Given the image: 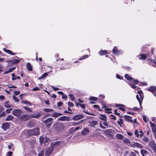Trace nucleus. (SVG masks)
Returning a JSON list of instances; mask_svg holds the SVG:
<instances>
[{
    "instance_id": "nucleus-36",
    "label": "nucleus",
    "mask_w": 156,
    "mask_h": 156,
    "mask_svg": "<svg viewBox=\"0 0 156 156\" xmlns=\"http://www.w3.org/2000/svg\"><path fill=\"white\" fill-rule=\"evenodd\" d=\"M123 142L126 144H129L130 143L129 140L127 138H125L124 139Z\"/></svg>"
},
{
    "instance_id": "nucleus-57",
    "label": "nucleus",
    "mask_w": 156,
    "mask_h": 156,
    "mask_svg": "<svg viewBox=\"0 0 156 156\" xmlns=\"http://www.w3.org/2000/svg\"><path fill=\"white\" fill-rule=\"evenodd\" d=\"M63 104V103L61 101H59L57 103V105L58 106H60Z\"/></svg>"
},
{
    "instance_id": "nucleus-41",
    "label": "nucleus",
    "mask_w": 156,
    "mask_h": 156,
    "mask_svg": "<svg viewBox=\"0 0 156 156\" xmlns=\"http://www.w3.org/2000/svg\"><path fill=\"white\" fill-rule=\"evenodd\" d=\"M129 84L130 86H131V87L132 88H133V89H135V90H136V89H138V87L135 86L133 84L129 83Z\"/></svg>"
},
{
    "instance_id": "nucleus-64",
    "label": "nucleus",
    "mask_w": 156,
    "mask_h": 156,
    "mask_svg": "<svg viewBox=\"0 0 156 156\" xmlns=\"http://www.w3.org/2000/svg\"><path fill=\"white\" fill-rule=\"evenodd\" d=\"M152 121L156 123V118L155 117H153Z\"/></svg>"
},
{
    "instance_id": "nucleus-26",
    "label": "nucleus",
    "mask_w": 156,
    "mask_h": 156,
    "mask_svg": "<svg viewBox=\"0 0 156 156\" xmlns=\"http://www.w3.org/2000/svg\"><path fill=\"white\" fill-rule=\"evenodd\" d=\"M62 115V114L60 113L55 112L52 114L51 116L54 117H57Z\"/></svg>"
},
{
    "instance_id": "nucleus-49",
    "label": "nucleus",
    "mask_w": 156,
    "mask_h": 156,
    "mask_svg": "<svg viewBox=\"0 0 156 156\" xmlns=\"http://www.w3.org/2000/svg\"><path fill=\"white\" fill-rule=\"evenodd\" d=\"M14 95H15H15H17L20 94V91L19 90H18L17 91H15L14 92Z\"/></svg>"
},
{
    "instance_id": "nucleus-17",
    "label": "nucleus",
    "mask_w": 156,
    "mask_h": 156,
    "mask_svg": "<svg viewBox=\"0 0 156 156\" xmlns=\"http://www.w3.org/2000/svg\"><path fill=\"white\" fill-rule=\"evenodd\" d=\"M115 105L116 107H119V108L122 111H124L125 110L124 108L125 106L124 105L119 104H116Z\"/></svg>"
},
{
    "instance_id": "nucleus-48",
    "label": "nucleus",
    "mask_w": 156,
    "mask_h": 156,
    "mask_svg": "<svg viewBox=\"0 0 156 156\" xmlns=\"http://www.w3.org/2000/svg\"><path fill=\"white\" fill-rule=\"evenodd\" d=\"M69 96L70 97L72 101H73L74 100L75 98L73 94H69Z\"/></svg>"
},
{
    "instance_id": "nucleus-60",
    "label": "nucleus",
    "mask_w": 156,
    "mask_h": 156,
    "mask_svg": "<svg viewBox=\"0 0 156 156\" xmlns=\"http://www.w3.org/2000/svg\"><path fill=\"white\" fill-rule=\"evenodd\" d=\"M20 78V77L19 76H17V77H12V80H16V79H19Z\"/></svg>"
},
{
    "instance_id": "nucleus-27",
    "label": "nucleus",
    "mask_w": 156,
    "mask_h": 156,
    "mask_svg": "<svg viewBox=\"0 0 156 156\" xmlns=\"http://www.w3.org/2000/svg\"><path fill=\"white\" fill-rule=\"evenodd\" d=\"M115 137L118 139L122 140L123 138V136L121 134L118 133L115 135Z\"/></svg>"
},
{
    "instance_id": "nucleus-30",
    "label": "nucleus",
    "mask_w": 156,
    "mask_h": 156,
    "mask_svg": "<svg viewBox=\"0 0 156 156\" xmlns=\"http://www.w3.org/2000/svg\"><path fill=\"white\" fill-rule=\"evenodd\" d=\"M49 73V72H48V73H44L43 74L42 76H41L39 78V79H41L43 78L44 77H46L47 76L48 74Z\"/></svg>"
},
{
    "instance_id": "nucleus-38",
    "label": "nucleus",
    "mask_w": 156,
    "mask_h": 156,
    "mask_svg": "<svg viewBox=\"0 0 156 156\" xmlns=\"http://www.w3.org/2000/svg\"><path fill=\"white\" fill-rule=\"evenodd\" d=\"M140 152L143 156H144V155L145 154H146L148 152L142 149L141 150Z\"/></svg>"
},
{
    "instance_id": "nucleus-25",
    "label": "nucleus",
    "mask_w": 156,
    "mask_h": 156,
    "mask_svg": "<svg viewBox=\"0 0 156 156\" xmlns=\"http://www.w3.org/2000/svg\"><path fill=\"white\" fill-rule=\"evenodd\" d=\"M100 116L99 117V118L103 120H107V117L105 115L100 114Z\"/></svg>"
},
{
    "instance_id": "nucleus-33",
    "label": "nucleus",
    "mask_w": 156,
    "mask_h": 156,
    "mask_svg": "<svg viewBox=\"0 0 156 156\" xmlns=\"http://www.w3.org/2000/svg\"><path fill=\"white\" fill-rule=\"evenodd\" d=\"M13 119V116L11 115H9L5 119L6 121H11Z\"/></svg>"
},
{
    "instance_id": "nucleus-55",
    "label": "nucleus",
    "mask_w": 156,
    "mask_h": 156,
    "mask_svg": "<svg viewBox=\"0 0 156 156\" xmlns=\"http://www.w3.org/2000/svg\"><path fill=\"white\" fill-rule=\"evenodd\" d=\"M114 112L115 114V115H116L118 116H119L120 115V114L119 113H118L117 112V109H116L114 111Z\"/></svg>"
},
{
    "instance_id": "nucleus-47",
    "label": "nucleus",
    "mask_w": 156,
    "mask_h": 156,
    "mask_svg": "<svg viewBox=\"0 0 156 156\" xmlns=\"http://www.w3.org/2000/svg\"><path fill=\"white\" fill-rule=\"evenodd\" d=\"M23 108L25 110L31 112L32 111V109L30 108H28L26 107H23Z\"/></svg>"
},
{
    "instance_id": "nucleus-34",
    "label": "nucleus",
    "mask_w": 156,
    "mask_h": 156,
    "mask_svg": "<svg viewBox=\"0 0 156 156\" xmlns=\"http://www.w3.org/2000/svg\"><path fill=\"white\" fill-rule=\"evenodd\" d=\"M133 146L137 147L140 148H141L142 147V145L140 144L137 143H134L133 144Z\"/></svg>"
},
{
    "instance_id": "nucleus-14",
    "label": "nucleus",
    "mask_w": 156,
    "mask_h": 156,
    "mask_svg": "<svg viewBox=\"0 0 156 156\" xmlns=\"http://www.w3.org/2000/svg\"><path fill=\"white\" fill-rule=\"evenodd\" d=\"M103 132L105 134L111 136L113 130L112 129H108L103 131Z\"/></svg>"
},
{
    "instance_id": "nucleus-4",
    "label": "nucleus",
    "mask_w": 156,
    "mask_h": 156,
    "mask_svg": "<svg viewBox=\"0 0 156 156\" xmlns=\"http://www.w3.org/2000/svg\"><path fill=\"white\" fill-rule=\"evenodd\" d=\"M53 127L58 131H60L64 128V126L61 123H57L54 124Z\"/></svg>"
},
{
    "instance_id": "nucleus-2",
    "label": "nucleus",
    "mask_w": 156,
    "mask_h": 156,
    "mask_svg": "<svg viewBox=\"0 0 156 156\" xmlns=\"http://www.w3.org/2000/svg\"><path fill=\"white\" fill-rule=\"evenodd\" d=\"M137 93L139 94V96L136 95V97L137 100L138 101L140 106H141L142 102L143 99V93L141 90H139L137 91Z\"/></svg>"
},
{
    "instance_id": "nucleus-39",
    "label": "nucleus",
    "mask_w": 156,
    "mask_h": 156,
    "mask_svg": "<svg viewBox=\"0 0 156 156\" xmlns=\"http://www.w3.org/2000/svg\"><path fill=\"white\" fill-rule=\"evenodd\" d=\"M98 98L94 97L91 96L89 98V100H93L94 101H97Z\"/></svg>"
},
{
    "instance_id": "nucleus-19",
    "label": "nucleus",
    "mask_w": 156,
    "mask_h": 156,
    "mask_svg": "<svg viewBox=\"0 0 156 156\" xmlns=\"http://www.w3.org/2000/svg\"><path fill=\"white\" fill-rule=\"evenodd\" d=\"M89 126L92 127H94L97 124V121H91L89 122Z\"/></svg>"
},
{
    "instance_id": "nucleus-9",
    "label": "nucleus",
    "mask_w": 156,
    "mask_h": 156,
    "mask_svg": "<svg viewBox=\"0 0 156 156\" xmlns=\"http://www.w3.org/2000/svg\"><path fill=\"white\" fill-rule=\"evenodd\" d=\"M134 133L137 137H139V136L141 138L143 136L144 133L141 131H139L138 130L136 129L135 130Z\"/></svg>"
},
{
    "instance_id": "nucleus-62",
    "label": "nucleus",
    "mask_w": 156,
    "mask_h": 156,
    "mask_svg": "<svg viewBox=\"0 0 156 156\" xmlns=\"http://www.w3.org/2000/svg\"><path fill=\"white\" fill-rule=\"evenodd\" d=\"M51 87L54 90L56 91L59 90V89L57 87H55L53 86H52Z\"/></svg>"
},
{
    "instance_id": "nucleus-44",
    "label": "nucleus",
    "mask_w": 156,
    "mask_h": 156,
    "mask_svg": "<svg viewBox=\"0 0 156 156\" xmlns=\"http://www.w3.org/2000/svg\"><path fill=\"white\" fill-rule=\"evenodd\" d=\"M104 121L103 122V125L106 126H108V123L107 122V120H103Z\"/></svg>"
},
{
    "instance_id": "nucleus-24",
    "label": "nucleus",
    "mask_w": 156,
    "mask_h": 156,
    "mask_svg": "<svg viewBox=\"0 0 156 156\" xmlns=\"http://www.w3.org/2000/svg\"><path fill=\"white\" fill-rule=\"evenodd\" d=\"M41 115V114L39 113H37L36 114H33L31 115H30V117L34 118H38Z\"/></svg>"
},
{
    "instance_id": "nucleus-7",
    "label": "nucleus",
    "mask_w": 156,
    "mask_h": 156,
    "mask_svg": "<svg viewBox=\"0 0 156 156\" xmlns=\"http://www.w3.org/2000/svg\"><path fill=\"white\" fill-rule=\"evenodd\" d=\"M13 114L19 118L22 113V111L20 109H14L12 111Z\"/></svg>"
},
{
    "instance_id": "nucleus-28",
    "label": "nucleus",
    "mask_w": 156,
    "mask_h": 156,
    "mask_svg": "<svg viewBox=\"0 0 156 156\" xmlns=\"http://www.w3.org/2000/svg\"><path fill=\"white\" fill-rule=\"evenodd\" d=\"M99 53L101 55H105L108 53L107 51L105 50H101L99 51Z\"/></svg>"
},
{
    "instance_id": "nucleus-46",
    "label": "nucleus",
    "mask_w": 156,
    "mask_h": 156,
    "mask_svg": "<svg viewBox=\"0 0 156 156\" xmlns=\"http://www.w3.org/2000/svg\"><path fill=\"white\" fill-rule=\"evenodd\" d=\"M9 102H6L5 103V106L7 108H9L10 107V105L8 104Z\"/></svg>"
},
{
    "instance_id": "nucleus-18",
    "label": "nucleus",
    "mask_w": 156,
    "mask_h": 156,
    "mask_svg": "<svg viewBox=\"0 0 156 156\" xmlns=\"http://www.w3.org/2000/svg\"><path fill=\"white\" fill-rule=\"evenodd\" d=\"M20 60L17 59H14L12 60L6 61V62H9L11 64H16L19 62Z\"/></svg>"
},
{
    "instance_id": "nucleus-53",
    "label": "nucleus",
    "mask_w": 156,
    "mask_h": 156,
    "mask_svg": "<svg viewBox=\"0 0 156 156\" xmlns=\"http://www.w3.org/2000/svg\"><path fill=\"white\" fill-rule=\"evenodd\" d=\"M68 105L70 107H73L74 106L73 103L71 102H68Z\"/></svg>"
},
{
    "instance_id": "nucleus-1",
    "label": "nucleus",
    "mask_w": 156,
    "mask_h": 156,
    "mask_svg": "<svg viewBox=\"0 0 156 156\" xmlns=\"http://www.w3.org/2000/svg\"><path fill=\"white\" fill-rule=\"evenodd\" d=\"M58 144V142L56 141L55 142H53L51 144L50 147L46 149L45 154L47 156H49L52 152L53 150L54 147L56 145Z\"/></svg>"
},
{
    "instance_id": "nucleus-40",
    "label": "nucleus",
    "mask_w": 156,
    "mask_h": 156,
    "mask_svg": "<svg viewBox=\"0 0 156 156\" xmlns=\"http://www.w3.org/2000/svg\"><path fill=\"white\" fill-rule=\"evenodd\" d=\"M140 58L142 60H144L145 59L146 57V55L144 54H140Z\"/></svg>"
},
{
    "instance_id": "nucleus-13",
    "label": "nucleus",
    "mask_w": 156,
    "mask_h": 156,
    "mask_svg": "<svg viewBox=\"0 0 156 156\" xmlns=\"http://www.w3.org/2000/svg\"><path fill=\"white\" fill-rule=\"evenodd\" d=\"M84 118V116L82 115L79 114L75 115L73 117V119L74 120L77 121L79 120Z\"/></svg>"
},
{
    "instance_id": "nucleus-31",
    "label": "nucleus",
    "mask_w": 156,
    "mask_h": 156,
    "mask_svg": "<svg viewBox=\"0 0 156 156\" xmlns=\"http://www.w3.org/2000/svg\"><path fill=\"white\" fill-rule=\"evenodd\" d=\"M21 103L26 105H29L30 106L32 105L31 103L27 101L23 100L21 101Z\"/></svg>"
},
{
    "instance_id": "nucleus-5",
    "label": "nucleus",
    "mask_w": 156,
    "mask_h": 156,
    "mask_svg": "<svg viewBox=\"0 0 156 156\" xmlns=\"http://www.w3.org/2000/svg\"><path fill=\"white\" fill-rule=\"evenodd\" d=\"M53 119L50 118L43 121V123L45 124L47 127H50L53 122Z\"/></svg>"
},
{
    "instance_id": "nucleus-22",
    "label": "nucleus",
    "mask_w": 156,
    "mask_h": 156,
    "mask_svg": "<svg viewBox=\"0 0 156 156\" xmlns=\"http://www.w3.org/2000/svg\"><path fill=\"white\" fill-rule=\"evenodd\" d=\"M149 62H148V63L150 65H152L154 67H156V62L155 61H154L149 59Z\"/></svg>"
},
{
    "instance_id": "nucleus-10",
    "label": "nucleus",
    "mask_w": 156,
    "mask_h": 156,
    "mask_svg": "<svg viewBox=\"0 0 156 156\" xmlns=\"http://www.w3.org/2000/svg\"><path fill=\"white\" fill-rule=\"evenodd\" d=\"M149 145L155 153L156 151V144L154 141H151L149 143Z\"/></svg>"
},
{
    "instance_id": "nucleus-52",
    "label": "nucleus",
    "mask_w": 156,
    "mask_h": 156,
    "mask_svg": "<svg viewBox=\"0 0 156 156\" xmlns=\"http://www.w3.org/2000/svg\"><path fill=\"white\" fill-rule=\"evenodd\" d=\"M88 57V55H85V56H84L82 58H80L79 59L80 60H82L83 59H85V58H87Z\"/></svg>"
},
{
    "instance_id": "nucleus-15",
    "label": "nucleus",
    "mask_w": 156,
    "mask_h": 156,
    "mask_svg": "<svg viewBox=\"0 0 156 156\" xmlns=\"http://www.w3.org/2000/svg\"><path fill=\"white\" fill-rule=\"evenodd\" d=\"M69 119L70 118L68 116H62L58 118V120L61 121H68L70 120Z\"/></svg>"
},
{
    "instance_id": "nucleus-8",
    "label": "nucleus",
    "mask_w": 156,
    "mask_h": 156,
    "mask_svg": "<svg viewBox=\"0 0 156 156\" xmlns=\"http://www.w3.org/2000/svg\"><path fill=\"white\" fill-rule=\"evenodd\" d=\"M30 115H20L19 117V118L22 121H24L28 120L29 118L30 117Z\"/></svg>"
},
{
    "instance_id": "nucleus-56",
    "label": "nucleus",
    "mask_w": 156,
    "mask_h": 156,
    "mask_svg": "<svg viewBox=\"0 0 156 156\" xmlns=\"http://www.w3.org/2000/svg\"><path fill=\"white\" fill-rule=\"evenodd\" d=\"M44 151H41L38 154V156H44Z\"/></svg>"
},
{
    "instance_id": "nucleus-21",
    "label": "nucleus",
    "mask_w": 156,
    "mask_h": 156,
    "mask_svg": "<svg viewBox=\"0 0 156 156\" xmlns=\"http://www.w3.org/2000/svg\"><path fill=\"white\" fill-rule=\"evenodd\" d=\"M112 51L113 53L116 55H118L120 53V51H118L116 47H114Z\"/></svg>"
},
{
    "instance_id": "nucleus-58",
    "label": "nucleus",
    "mask_w": 156,
    "mask_h": 156,
    "mask_svg": "<svg viewBox=\"0 0 156 156\" xmlns=\"http://www.w3.org/2000/svg\"><path fill=\"white\" fill-rule=\"evenodd\" d=\"M39 90V88L38 87H35L32 89L33 91H37Z\"/></svg>"
},
{
    "instance_id": "nucleus-20",
    "label": "nucleus",
    "mask_w": 156,
    "mask_h": 156,
    "mask_svg": "<svg viewBox=\"0 0 156 156\" xmlns=\"http://www.w3.org/2000/svg\"><path fill=\"white\" fill-rule=\"evenodd\" d=\"M124 117L126 121L131 122H133V120L131 119V117L129 116L125 115Z\"/></svg>"
},
{
    "instance_id": "nucleus-16",
    "label": "nucleus",
    "mask_w": 156,
    "mask_h": 156,
    "mask_svg": "<svg viewBox=\"0 0 156 156\" xmlns=\"http://www.w3.org/2000/svg\"><path fill=\"white\" fill-rule=\"evenodd\" d=\"M9 126L10 125L8 122L3 123L2 125V128L5 130H6L9 127Z\"/></svg>"
},
{
    "instance_id": "nucleus-3",
    "label": "nucleus",
    "mask_w": 156,
    "mask_h": 156,
    "mask_svg": "<svg viewBox=\"0 0 156 156\" xmlns=\"http://www.w3.org/2000/svg\"><path fill=\"white\" fill-rule=\"evenodd\" d=\"M39 130L38 128H35L33 129L29 130L27 132V133L29 135H37L39 133Z\"/></svg>"
},
{
    "instance_id": "nucleus-11",
    "label": "nucleus",
    "mask_w": 156,
    "mask_h": 156,
    "mask_svg": "<svg viewBox=\"0 0 156 156\" xmlns=\"http://www.w3.org/2000/svg\"><path fill=\"white\" fill-rule=\"evenodd\" d=\"M40 140L41 143L42 142L45 143L48 141L49 139L48 138H46L45 136H43L40 137Z\"/></svg>"
},
{
    "instance_id": "nucleus-61",
    "label": "nucleus",
    "mask_w": 156,
    "mask_h": 156,
    "mask_svg": "<svg viewBox=\"0 0 156 156\" xmlns=\"http://www.w3.org/2000/svg\"><path fill=\"white\" fill-rule=\"evenodd\" d=\"M14 69V68L13 69H9V71L7 72H6V73H9L11 72H12L13 70Z\"/></svg>"
},
{
    "instance_id": "nucleus-63",
    "label": "nucleus",
    "mask_w": 156,
    "mask_h": 156,
    "mask_svg": "<svg viewBox=\"0 0 156 156\" xmlns=\"http://www.w3.org/2000/svg\"><path fill=\"white\" fill-rule=\"evenodd\" d=\"M12 110V109H7L6 110V112L7 113H9Z\"/></svg>"
},
{
    "instance_id": "nucleus-6",
    "label": "nucleus",
    "mask_w": 156,
    "mask_h": 156,
    "mask_svg": "<svg viewBox=\"0 0 156 156\" xmlns=\"http://www.w3.org/2000/svg\"><path fill=\"white\" fill-rule=\"evenodd\" d=\"M150 124L151 127L152 131L156 139V125H155L151 122H150Z\"/></svg>"
},
{
    "instance_id": "nucleus-42",
    "label": "nucleus",
    "mask_w": 156,
    "mask_h": 156,
    "mask_svg": "<svg viewBox=\"0 0 156 156\" xmlns=\"http://www.w3.org/2000/svg\"><path fill=\"white\" fill-rule=\"evenodd\" d=\"M103 108H105V110L107 111V113H110L109 111L112 110L111 108H108L107 107L105 106H103Z\"/></svg>"
},
{
    "instance_id": "nucleus-12",
    "label": "nucleus",
    "mask_w": 156,
    "mask_h": 156,
    "mask_svg": "<svg viewBox=\"0 0 156 156\" xmlns=\"http://www.w3.org/2000/svg\"><path fill=\"white\" fill-rule=\"evenodd\" d=\"M148 90L152 92L154 95L156 97V87L155 86H151L149 87Z\"/></svg>"
},
{
    "instance_id": "nucleus-23",
    "label": "nucleus",
    "mask_w": 156,
    "mask_h": 156,
    "mask_svg": "<svg viewBox=\"0 0 156 156\" xmlns=\"http://www.w3.org/2000/svg\"><path fill=\"white\" fill-rule=\"evenodd\" d=\"M3 50L4 51L10 55H15V53L12 52L10 50L7 49L5 48H3Z\"/></svg>"
},
{
    "instance_id": "nucleus-54",
    "label": "nucleus",
    "mask_w": 156,
    "mask_h": 156,
    "mask_svg": "<svg viewBox=\"0 0 156 156\" xmlns=\"http://www.w3.org/2000/svg\"><path fill=\"white\" fill-rule=\"evenodd\" d=\"M132 81H133L134 83L135 84H137L138 83V81L136 80H135L133 78V79L132 80Z\"/></svg>"
},
{
    "instance_id": "nucleus-51",
    "label": "nucleus",
    "mask_w": 156,
    "mask_h": 156,
    "mask_svg": "<svg viewBox=\"0 0 156 156\" xmlns=\"http://www.w3.org/2000/svg\"><path fill=\"white\" fill-rule=\"evenodd\" d=\"M151 52H148L147 53V55L149 57L151 56L153 54V50H151Z\"/></svg>"
},
{
    "instance_id": "nucleus-45",
    "label": "nucleus",
    "mask_w": 156,
    "mask_h": 156,
    "mask_svg": "<svg viewBox=\"0 0 156 156\" xmlns=\"http://www.w3.org/2000/svg\"><path fill=\"white\" fill-rule=\"evenodd\" d=\"M12 98L15 100L16 102H19V99L16 97L15 95H13L12 97Z\"/></svg>"
},
{
    "instance_id": "nucleus-50",
    "label": "nucleus",
    "mask_w": 156,
    "mask_h": 156,
    "mask_svg": "<svg viewBox=\"0 0 156 156\" xmlns=\"http://www.w3.org/2000/svg\"><path fill=\"white\" fill-rule=\"evenodd\" d=\"M144 141L145 142H147L148 141V139L147 137L145 136L143 139Z\"/></svg>"
},
{
    "instance_id": "nucleus-37",
    "label": "nucleus",
    "mask_w": 156,
    "mask_h": 156,
    "mask_svg": "<svg viewBox=\"0 0 156 156\" xmlns=\"http://www.w3.org/2000/svg\"><path fill=\"white\" fill-rule=\"evenodd\" d=\"M125 78L128 80H132L133 78H131L128 74H126L125 76Z\"/></svg>"
},
{
    "instance_id": "nucleus-29",
    "label": "nucleus",
    "mask_w": 156,
    "mask_h": 156,
    "mask_svg": "<svg viewBox=\"0 0 156 156\" xmlns=\"http://www.w3.org/2000/svg\"><path fill=\"white\" fill-rule=\"evenodd\" d=\"M27 69L30 71H32V66L30 65V64L29 63H27Z\"/></svg>"
},
{
    "instance_id": "nucleus-59",
    "label": "nucleus",
    "mask_w": 156,
    "mask_h": 156,
    "mask_svg": "<svg viewBox=\"0 0 156 156\" xmlns=\"http://www.w3.org/2000/svg\"><path fill=\"white\" fill-rule=\"evenodd\" d=\"M12 154V151H9L7 153V156H11Z\"/></svg>"
},
{
    "instance_id": "nucleus-35",
    "label": "nucleus",
    "mask_w": 156,
    "mask_h": 156,
    "mask_svg": "<svg viewBox=\"0 0 156 156\" xmlns=\"http://www.w3.org/2000/svg\"><path fill=\"white\" fill-rule=\"evenodd\" d=\"M44 111L46 112H52L53 111V110L51 108H45L43 110Z\"/></svg>"
},
{
    "instance_id": "nucleus-32",
    "label": "nucleus",
    "mask_w": 156,
    "mask_h": 156,
    "mask_svg": "<svg viewBox=\"0 0 156 156\" xmlns=\"http://www.w3.org/2000/svg\"><path fill=\"white\" fill-rule=\"evenodd\" d=\"M88 132V130L87 129L85 128L83 129V131H82V133L83 135H85Z\"/></svg>"
},
{
    "instance_id": "nucleus-43",
    "label": "nucleus",
    "mask_w": 156,
    "mask_h": 156,
    "mask_svg": "<svg viewBox=\"0 0 156 156\" xmlns=\"http://www.w3.org/2000/svg\"><path fill=\"white\" fill-rule=\"evenodd\" d=\"M117 123L121 126H122L121 124H123V120L120 119V121H117Z\"/></svg>"
}]
</instances>
